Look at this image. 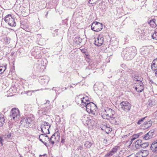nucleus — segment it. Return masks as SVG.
Masks as SVG:
<instances>
[{"mask_svg":"<svg viewBox=\"0 0 157 157\" xmlns=\"http://www.w3.org/2000/svg\"><path fill=\"white\" fill-rule=\"evenodd\" d=\"M82 121L86 124L87 125L90 126L92 125L91 124L93 121L89 118L88 116L86 115H84L82 117Z\"/></svg>","mask_w":157,"mask_h":157,"instance_id":"9b49d317","label":"nucleus"},{"mask_svg":"<svg viewBox=\"0 0 157 157\" xmlns=\"http://www.w3.org/2000/svg\"><path fill=\"white\" fill-rule=\"evenodd\" d=\"M121 109L124 111H129L131 108V104L127 101H122L121 103Z\"/></svg>","mask_w":157,"mask_h":157,"instance_id":"0eeeda50","label":"nucleus"},{"mask_svg":"<svg viewBox=\"0 0 157 157\" xmlns=\"http://www.w3.org/2000/svg\"><path fill=\"white\" fill-rule=\"evenodd\" d=\"M81 95H79L77 97V98H80L81 99L82 104L83 105H85V106L86 105L88 104L90 101L89 97L86 96L85 97H80Z\"/></svg>","mask_w":157,"mask_h":157,"instance_id":"f8f14e48","label":"nucleus"},{"mask_svg":"<svg viewBox=\"0 0 157 157\" xmlns=\"http://www.w3.org/2000/svg\"><path fill=\"white\" fill-rule=\"evenodd\" d=\"M151 148L153 151L157 153V141L153 143L151 145Z\"/></svg>","mask_w":157,"mask_h":157,"instance_id":"2eb2a0df","label":"nucleus"},{"mask_svg":"<svg viewBox=\"0 0 157 157\" xmlns=\"http://www.w3.org/2000/svg\"><path fill=\"white\" fill-rule=\"evenodd\" d=\"M142 133L140 132L137 134H134L132 136V138L131 139L130 143V145L132 143L133 141L135 139L138 138L139 136L142 135Z\"/></svg>","mask_w":157,"mask_h":157,"instance_id":"ddd939ff","label":"nucleus"},{"mask_svg":"<svg viewBox=\"0 0 157 157\" xmlns=\"http://www.w3.org/2000/svg\"><path fill=\"white\" fill-rule=\"evenodd\" d=\"M4 19L9 25L11 26H15L16 25L15 18L11 14H9L6 15L4 17Z\"/></svg>","mask_w":157,"mask_h":157,"instance_id":"7ed1b4c3","label":"nucleus"},{"mask_svg":"<svg viewBox=\"0 0 157 157\" xmlns=\"http://www.w3.org/2000/svg\"><path fill=\"white\" fill-rule=\"evenodd\" d=\"M141 124V122L140 121V120H139L138 122H137V124Z\"/></svg>","mask_w":157,"mask_h":157,"instance_id":"ea45409f","label":"nucleus"},{"mask_svg":"<svg viewBox=\"0 0 157 157\" xmlns=\"http://www.w3.org/2000/svg\"><path fill=\"white\" fill-rule=\"evenodd\" d=\"M104 39L103 37V36L101 35H99L97 39H95L94 44L97 46H101L104 43Z\"/></svg>","mask_w":157,"mask_h":157,"instance_id":"1a4fd4ad","label":"nucleus"},{"mask_svg":"<svg viewBox=\"0 0 157 157\" xmlns=\"http://www.w3.org/2000/svg\"><path fill=\"white\" fill-rule=\"evenodd\" d=\"M155 117H157V110L155 112Z\"/></svg>","mask_w":157,"mask_h":157,"instance_id":"a19ab883","label":"nucleus"},{"mask_svg":"<svg viewBox=\"0 0 157 157\" xmlns=\"http://www.w3.org/2000/svg\"><path fill=\"white\" fill-rule=\"evenodd\" d=\"M62 107H63V105L62 106Z\"/></svg>","mask_w":157,"mask_h":157,"instance_id":"a18cd8bd","label":"nucleus"},{"mask_svg":"<svg viewBox=\"0 0 157 157\" xmlns=\"http://www.w3.org/2000/svg\"><path fill=\"white\" fill-rule=\"evenodd\" d=\"M20 123L23 126L25 127H28L29 125V123L26 121V118H23L21 121Z\"/></svg>","mask_w":157,"mask_h":157,"instance_id":"a211bd4d","label":"nucleus"},{"mask_svg":"<svg viewBox=\"0 0 157 157\" xmlns=\"http://www.w3.org/2000/svg\"><path fill=\"white\" fill-rule=\"evenodd\" d=\"M11 116L12 117L13 120H15L16 118L20 115V111L19 109L16 108H13L11 110Z\"/></svg>","mask_w":157,"mask_h":157,"instance_id":"9d476101","label":"nucleus"},{"mask_svg":"<svg viewBox=\"0 0 157 157\" xmlns=\"http://www.w3.org/2000/svg\"><path fill=\"white\" fill-rule=\"evenodd\" d=\"M34 117H28L26 118V121L27 122L29 125L30 126V124L33 121Z\"/></svg>","mask_w":157,"mask_h":157,"instance_id":"a878e982","label":"nucleus"},{"mask_svg":"<svg viewBox=\"0 0 157 157\" xmlns=\"http://www.w3.org/2000/svg\"><path fill=\"white\" fill-rule=\"evenodd\" d=\"M101 129L105 132L107 133H109L112 130L111 128L105 126H103L101 128Z\"/></svg>","mask_w":157,"mask_h":157,"instance_id":"aec40b11","label":"nucleus"},{"mask_svg":"<svg viewBox=\"0 0 157 157\" xmlns=\"http://www.w3.org/2000/svg\"><path fill=\"white\" fill-rule=\"evenodd\" d=\"M142 154V152L141 151L138 152L136 155V157H143Z\"/></svg>","mask_w":157,"mask_h":157,"instance_id":"7c9ffc66","label":"nucleus"},{"mask_svg":"<svg viewBox=\"0 0 157 157\" xmlns=\"http://www.w3.org/2000/svg\"><path fill=\"white\" fill-rule=\"evenodd\" d=\"M65 142V137H62L61 138V144H62V145Z\"/></svg>","mask_w":157,"mask_h":157,"instance_id":"473e14b6","label":"nucleus"},{"mask_svg":"<svg viewBox=\"0 0 157 157\" xmlns=\"http://www.w3.org/2000/svg\"><path fill=\"white\" fill-rule=\"evenodd\" d=\"M40 157H44V156L42 155H40Z\"/></svg>","mask_w":157,"mask_h":157,"instance_id":"79ce46f5","label":"nucleus"},{"mask_svg":"<svg viewBox=\"0 0 157 157\" xmlns=\"http://www.w3.org/2000/svg\"><path fill=\"white\" fill-rule=\"evenodd\" d=\"M81 51L82 52L85 53V54L86 53H87L86 52V50L85 49H82Z\"/></svg>","mask_w":157,"mask_h":157,"instance_id":"f704fd0d","label":"nucleus"},{"mask_svg":"<svg viewBox=\"0 0 157 157\" xmlns=\"http://www.w3.org/2000/svg\"><path fill=\"white\" fill-rule=\"evenodd\" d=\"M50 127L49 124L44 122L41 126V129L42 132L44 134H49V129Z\"/></svg>","mask_w":157,"mask_h":157,"instance_id":"423d86ee","label":"nucleus"},{"mask_svg":"<svg viewBox=\"0 0 157 157\" xmlns=\"http://www.w3.org/2000/svg\"><path fill=\"white\" fill-rule=\"evenodd\" d=\"M60 134L59 132L57 131L55 132L51 136L50 139V142L52 144H57L60 140Z\"/></svg>","mask_w":157,"mask_h":157,"instance_id":"39448f33","label":"nucleus"},{"mask_svg":"<svg viewBox=\"0 0 157 157\" xmlns=\"http://www.w3.org/2000/svg\"><path fill=\"white\" fill-rule=\"evenodd\" d=\"M103 143L105 144H108V141L107 139H104L103 140Z\"/></svg>","mask_w":157,"mask_h":157,"instance_id":"c9c22d12","label":"nucleus"},{"mask_svg":"<svg viewBox=\"0 0 157 157\" xmlns=\"http://www.w3.org/2000/svg\"><path fill=\"white\" fill-rule=\"evenodd\" d=\"M153 135L152 132H149L145 135L143 137V139L145 140H148L151 138Z\"/></svg>","mask_w":157,"mask_h":157,"instance_id":"6ab92c4d","label":"nucleus"},{"mask_svg":"<svg viewBox=\"0 0 157 157\" xmlns=\"http://www.w3.org/2000/svg\"><path fill=\"white\" fill-rule=\"evenodd\" d=\"M151 121H149L147 122H144L143 124V125L144 127V129H147L150 127L151 126Z\"/></svg>","mask_w":157,"mask_h":157,"instance_id":"4be33fe9","label":"nucleus"},{"mask_svg":"<svg viewBox=\"0 0 157 157\" xmlns=\"http://www.w3.org/2000/svg\"><path fill=\"white\" fill-rule=\"evenodd\" d=\"M155 73H157V70L155 71Z\"/></svg>","mask_w":157,"mask_h":157,"instance_id":"37998d69","label":"nucleus"},{"mask_svg":"<svg viewBox=\"0 0 157 157\" xmlns=\"http://www.w3.org/2000/svg\"><path fill=\"white\" fill-rule=\"evenodd\" d=\"M144 119H145V117L141 119L140 120L141 122L143 121H144Z\"/></svg>","mask_w":157,"mask_h":157,"instance_id":"58836bf2","label":"nucleus"},{"mask_svg":"<svg viewBox=\"0 0 157 157\" xmlns=\"http://www.w3.org/2000/svg\"><path fill=\"white\" fill-rule=\"evenodd\" d=\"M156 19H153L150 20L148 23L150 26L152 28H155L157 25L156 23Z\"/></svg>","mask_w":157,"mask_h":157,"instance_id":"f3484780","label":"nucleus"},{"mask_svg":"<svg viewBox=\"0 0 157 157\" xmlns=\"http://www.w3.org/2000/svg\"><path fill=\"white\" fill-rule=\"evenodd\" d=\"M151 37L153 39L157 40V28L155 29L154 33L152 34Z\"/></svg>","mask_w":157,"mask_h":157,"instance_id":"5701e85b","label":"nucleus"},{"mask_svg":"<svg viewBox=\"0 0 157 157\" xmlns=\"http://www.w3.org/2000/svg\"><path fill=\"white\" fill-rule=\"evenodd\" d=\"M115 112L111 109L108 107H105L102 110L101 115L102 118L105 119L114 118Z\"/></svg>","mask_w":157,"mask_h":157,"instance_id":"f257e3e1","label":"nucleus"},{"mask_svg":"<svg viewBox=\"0 0 157 157\" xmlns=\"http://www.w3.org/2000/svg\"><path fill=\"white\" fill-rule=\"evenodd\" d=\"M66 105V106L67 107L68 106V105Z\"/></svg>","mask_w":157,"mask_h":157,"instance_id":"c03bdc74","label":"nucleus"},{"mask_svg":"<svg viewBox=\"0 0 157 157\" xmlns=\"http://www.w3.org/2000/svg\"><path fill=\"white\" fill-rule=\"evenodd\" d=\"M142 152V155L143 157H146L148 154V151L146 150L141 151Z\"/></svg>","mask_w":157,"mask_h":157,"instance_id":"bb28decb","label":"nucleus"},{"mask_svg":"<svg viewBox=\"0 0 157 157\" xmlns=\"http://www.w3.org/2000/svg\"><path fill=\"white\" fill-rule=\"evenodd\" d=\"M151 68L153 71L157 70V59H155L152 62Z\"/></svg>","mask_w":157,"mask_h":157,"instance_id":"4468645a","label":"nucleus"},{"mask_svg":"<svg viewBox=\"0 0 157 157\" xmlns=\"http://www.w3.org/2000/svg\"><path fill=\"white\" fill-rule=\"evenodd\" d=\"M85 57L86 60L88 61L90 60V55L87 53H86L85 54Z\"/></svg>","mask_w":157,"mask_h":157,"instance_id":"2f4dec72","label":"nucleus"},{"mask_svg":"<svg viewBox=\"0 0 157 157\" xmlns=\"http://www.w3.org/2000/svg\"><path fill=\"white\" fill-rule=\"evenodd\" d=\"M46 134H41L39 136L40 141L45 145L47 144L48 142H50V139L49 137L46 135Z\"/></svg>","mask_w":157,"mask_h":157,"instance_id":"6e6552de","label":"nucleus"},{"mask_svg":"<svg viewBox=\"0 0 157 157\" xmlns=\"http://www.w3.org/2000/svg\"><path fill=\"white\" fill-rule=\"evenodd\" d=\"M5 117L0 119V126H2L5 123Z\"/></svg>","mask_w":157,"mask_h":157,"instance_id":"cd10ccee","label":"nucleus"},{"mask_svg":"<svg viewBox=\"0 0 157 157\" xmlns=\"http://www.w3.org/2000/svg\"><path fill=\"white\" fill-rule=\"evenodd\" d=\"M136 86L135 87V89L137 91L139 92H142L143 90V86L139 84L136 85Z\"/></svg>","mask_w":157,"mask_h":157,"instance_id":"412c9836","label":"nucleus"},{"mask_svg":"<svg viewBox=\"0 0 157 157\" xmlns=\"http://www.w3.org/2000/svg\"><path fill=\"white\" fill-rule=\"evenodd\" d=\"M149 144L148 143H144L142 142V146L141 148H145L148 146Z\"/></svg>","mask_w":157,"mask_h":157,"instance_id":"c85d7f7f","label":"nucleus"},{"mask_svg":"<svg viewBox=\"0 0 157 157\" xmlns=\"http://www.w3.org/2000/svg\"><path fill=\"white\" fill-rule=\"evenodd\" d=\"M98 0H89L88 2L90 4H94L97 2Z\"/></svg>","mask_w":157,"mask_h":157,"instance_id":"c756f323","label":"nucleus"},{"mask_svg":"<svg viewBox=\"0 0 157 157\" xmlns=\"http://www.w3.org/2000/svg\"><path fill=\"white\" fill-rule=\"evenodd\" d=\"M6 68V66L0 65V75L3 73Z\"/></svg>","mask_w":157,"mask_h":157,"instance_id":"b1692460","label":"nucleus"},{"mask_svg":"<svg viewBox=\"0 0 157 157\" xmlns=\"http://www.w3.org/2000/svg\"><path fill=\"white\" fill-rule=\"evenodd\" d=\"M103 27L102 24L97 21L93 22L91 26L92 30L95 32L100 31L102 29Z\"/></svg>","mask_w":157,"mask_h":157,"instance_id":"20e7f679","label":"nucleus"},{"mask_svg":"<svg viewBox=\"0 0 157 157\" xmlns=\"http://www.w3.org/2000/svg\"><path fill=\"white\" fill-rule=\"evenodd\" d=\"M4 117V115L2 113H0V119Z\"/></svg>","mask_w":157,"mask_h":157,"instance_id":"4c0bfd02","label":"nucleus"},{"mask_svg":"<svg viewBox=\"0 0 157 157\" xmlns=\"http://www.w3.org/2000/svg\"><path fill=\"white\" fill-rule=\"evenodd\" d=\"M118 147L116 146L115 147L113 148L112 150L110 151V152L111 154V155H113L116 153L118 149Z\"/></svg>","mask_w":157,"mask_h":157,"instance_id":"393cba45","label":"nucleus"},{"mask_svg":"<svg viewBox=\"0 0 157 157\" xmlns=\"http://www.w3.org/2000/svg\"><path fill=\"white\" fill-rule=\"evenodd\" d=\"M142 141V140L139 139L137 140L135 143V146L136 148L139 149L141 148Z\"/></svg>","mask_w":157,"mask_h":157,"instance_id":"dca6fc26","label":"nucleus"},{"mask_svg":"<svg viewBox=\"0 0 157 157\" xmlns=\"http://www.w3.org/2000/svg\"><path fill=\"white\" fill-rule=\"evenodd\" d=\"M87 112L90 114L94 115L96 113L97 106L93 102H90L86 106Z\"/></svg>","mask_w":157,"mask_h":157,"instance_id":"f03ea898","label":"nucleus"},{"mask_svg":"<svg viewBox=\"0 0 157 157\" xmlns=\"http://www.w3.org/2000/svg\"><path fill=\"white\" fill-rule=\"evenodd\" d=\"M112 155L109 152V153H108L107 154L105 155L104 156V157H110Z\"/></svg>","mask_w":157,"mask_h":157,"instance_id":"72a5a7b5","label":"nucleus"},{"mask_svg":"<svg viewBox=\"0 0 157 157\" xmlns=\"http://www.w3.org/2000/svg\"><path fill=\"white\" fill-rule=\"evenodd\" d=\"M0 143L1 144V146H2L3 145L2 142H3V140L1 137H0Z\"/></svg>","mask_w":157,"mask_h":157,"instance_id":"e433bc0d","label":"nucleus"}]
</instances>
